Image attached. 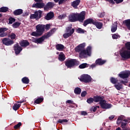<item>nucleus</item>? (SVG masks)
Segmentation results:
<instances>
[{
  "label": "nucleus",
  "instance_id": "nucleus-1",
  "mask_svg": "<svg viewBox=\"0 0 130 130\" xmlns=\"http://www.w3.org/2000/svg\"><path fill=\"white\" fill-rule=\"evenodd\" d=\"M85 19L86 12L85 11H82L80 13H71L68 16V20L69 22H71L72 23H74L75 22L84 23V21Z\"/></svg>",
  "mask_w": 130,
  "mask_h": 130
},
{
  "label": "nucleus",
  "instance_id": "nucleus-2",
  "mask_svg": "<svg viewBox=\"0 0 130 130\" xmlns=\"http://www.w3.org/2000/svg\"><path fill=\"white\" fill-rule=\"evenodd\" d=\"M36 31H33L30 35L35 37H39V36H41L44 33V31H45V25L38 24L36 26Z\"/></svg>",
  "mask_w": 130,
  "mask_h": 130
},
{
  "label": "nucleus",
  "instance_id": "nucleus-3",
  "mask_svg": "<svg viewBox=\"0 0 130 130\" xmlns=\"http://www.w3.org/2000/svg\"><path fill=\"white\" fill-rule=\"evenodd\" d=\"M55 28L52 29L51 30L48 31L47 33H45L44 35L42 36L40 38L37 39V44H41L45 39H48L49 37L52 36V35L54 33Z\"/></svg>",
  "mask_w": 130,
  "mask_h": 130
},
{
  "label": "nucleus",
  "instance_id": "nucleus-4",
  "mask_svg": "<svg viewBox=\"0 0 130 130\" xmlns=\"http://www.w3.org/2000/svg\"><path fill=\"white\" fill-rule=\"evenodd\" d=\"M80 64V62L76 59H70L65 61V66L68 69H72L75 66H78Z\"/></svg>",
  "mask_w": 130,
  "mask_h": 130
},
{
  "label": "nucleus",
  "instance_id": "nucleus-5",
  "mask_svg": "<svg viewBox=\"0 0 130 130\" xmlns=\"http://www.w3.org/2000/svg\"><path fill=\"white\" fill-rule=\"evenodd\" d=\"M92 50V47L91 46H88L86 50H81L79 53V57L81 58L87 57L86 55L91 56V51Z\"/></svg>",
  "mask_w": 130,
  "mask_h": 130
},
{
  "label": "nucleus",
  "instance_id": "nucleus-6",
  "mask_svg": "<svg viewBox=\"0 0 130 130\" xmlns=\"http://www.w3.org/2000/svg\"><path fill=\"white\" fill-rule=\"evenodd\" d=\"M72 26H68L66 28V33L63 35V37L64 39L71 37L73 33H75V28H72Z\"/></svg>",
  "mask_w": 130,
  "mask_h": 130
},
{
  "label": "nucleus",
  "instance_id": "nucleus-7",
  "mask_svg": "<svg viewBox=\"0 0 130 130\" xmlns=\"http://www.w3.org/2000/svg\"><path fill=\"white\" fill-rule=\"evenodd\" d=\"M80 82H83V83H90L92 81V77L87 74H83L80 76L79 79Z\"/></svg>",
  "mask_w": 130,
  "mask_h": 130
},
{
  "label": "nucleus",
  "instance_id": "nucleus-8",
  "mask_svg": "<svg viewBox=\"0 0 130 130\" xmlns=\"http://www.w3.org/2000/svg\"><path fill=\"white\" fill-rule=\"evenodd\" d=\"M42 18V11L38 10L34 12V14H31L30 16V19H36V20H39Z\"/></svg>",
  "mask_w": 130,
  "mask_h": 130
},
{
  "label": "nucleus",
  "instance_id": "nucleus-9",
  "mask_svg": "<svg viewBox=\"0 0 130 130\" xmlns=\"http://www.w3.org/2000/svg\"><path fill=\"white\" fill-rule=\"evenodd\" d=\"M100 106L102 109H109L112 107L111 104L106 103V101L104 100L103 102H101Z\"/></svg>",
  "mask_w": 130,
  "mask_h": 130
},
{
  "label": "nucleus",
  "instance_id": "nucleus-10",
  "mask_svg": "<svg viewBox=\"0 0 130 130\" xmlns=\"http://www.w3.org/2000/svg\"><path fill=\"white\" fill-rule=\"evenodd\" d=\"M2 43L6 46H10L14 44V42L13 40H10L9 38H5L2 40Z\"/></svg>",
  "mask_w": 130,
  "mask_h": 130
},
{
  "label": "nucleus",
  "instance_id": "nucleus-11",
  "mask_svg": "<svg viewBox=\"0 0 130 130\" xmlns=\"http://www.w3.org/2000/svg\"><path fill=\"white\" fill-rule=\"evenodd\" d=\"M120 55H121L122 58H123L124 60L129 59V58H130V51L125 50L120 53Z\"/></svg>",
  "mask_w": 130,
  "mask_h": 130
},
{
  "label": "nucleus",
  "instance_id": "nucleus-12",
  "mask_svg": "<svg viewBox=\"0 0 130 130\" xmlns=\"http://www.w3.org/2000/svg\"><path fill=\"white\" fill-rule=\"evenodd\" d=\"M13 48L16 55L20 54L21 51L23 50V48H22L21 46H20V45H19V43H16V44L13 46Z\"/></svg>",
  "mask_w": 130,
  "mask_h": 130
},
{
  "label": "nucleus",
  "instance_id": "nucleus-13",
  "mask_svg": "<svg viewBox=\"0 0 130 130\" xmlns=\"http://www.w3.org/2000/svg\"><path fill=\"white\" fill-rule=\"evenodd\" d=\"M94 102L98 103L99 102L100 105L101 104V102H103L104 100V96L100 95H96L93 96Z\"/></svg>",
  "mask_w": 130,
  "mask_h": 130
},
{
  "label": "nucleus",
  "instance_id": "nucleus-14",
  "mask_svg": "<svg viewBox=\"0 0 130 130\" xmlns=\"http://www.w3.org/2000/svg\"><path fill=\"white\" fill-rule=\"evenodd\" d=\"M9 28L6 27H0V37H6L8 34L6 32V31H8Z\"/></svg>",
  "mask_w": 130,
  "mask_h": 130
},
{
  "label": "nucleus",
  "instance_id": "nucleus-15",
  "mask_svg": "<svg viewBox=\"0 0 130 130\" xmlns=\"http://www.w3.org/2000/svg\"><path fill=\"white\" fill-rule=\"evenodd\" d=\"M44 7H45V4L44 3H37L32 6V8H36V9H43Z\"/></svg>",
  "mask_w": 130,
  "mask_h": 130
},
{
  "label": "nucleus",
  "instance_id": "nucleus-16",
  "mask_svg": "<svg viewBox=\"0 0 130 130\" xmlns=\"http://www.w3.org/2000/svg\"><path fill=\"white\" fill-rule=\"evenodd\" d=\"M19 45L21 47H27L30 45V43L27 40H23L19 42Z\"/></svg>",
  "mask_w": 130,
  "mask_h": 130
},
{
  "label": "nucleus",
  "instance_id": "nucleus-17",
  "mask_svg": "<svg viewBox=\"0 0 130 130\" xmlns=\"http://www.w3.org/2000/svg\"><path fill=\"white\" fill-rule=\"evenodd\" d=\"M94 20L92 18H88L86 20H84L83 22V26L84 27H86L87 25H89V24H94Z\"/></svg>",
  "mask_w": 130,
  "mask_h": 130
},
{
  "label": "nucleus",
  "instance_id": "nucleus-18",
  "mask_svg": "<svg viewBox=\"0 0 130 130\" xmlns=\"http://www.w3.org/2000/svg\"><path fill=\"white\" fill-rule=\"evenodd\" d=\"M54 7V3L53 2H48L46 6L44 7L45 11H47L49 9H52Z\"/></svg>",
  "mask_w": 130,
  "mask_h": 130
},
{
  "label": "nucleus",
  "instance_id": "nucleus-19",
  "mask_svg": "<svg viewBox=\"0 0 130 130\" xmlns=\"http://www.w3.org/2000/svg\"><path fill=\"white\" fill-rule=\"evenodd\" d=\"M54 17V13L52 12H50L47 14L46 16H45V19L47 21H49V20H51Z\"/></svg>",
  "mask_w": 130,
  "mask_h": 130
},
{
  "label": "nucleus",
  "instance_id": "nucleus-20",
  "mask_svg": "<svg viewBox=\"0 0 130 130\" xmlns=\"http://www.w3.org/2000/svg\"><path fill=\"white\" fill-rule=\"evenodd\" d=\"M95 62L96 66H103L106 62V60H102V58H99L95 60Z\"/></svg>",
  "mask_w": 130,
  "mask_h": 130
},
{
  "label": "nucleus",
  "instance_id": "nucleus-21",
  "mask_svg": "<svg viewBox=\"0 0 130 130\" xmlns=\"http://www.w3.org/2000/svg\"><path fill=\"white\" fill-rule=\"evenodd\" d=\"M93 25L96 26L98 29H102V27H103V24L102 23L96 21V20H94Z\"/></svg>",
  "mask_w": 130,
  "mask_h": 130
},
{
  "label": "nucleus",
  "instance_id": "nucleus-22",
  "mask_svg": "<svg viewBox=\"0 0 130 130\" xmlns=\"http://www.w3.org/2000/svg\"><path fill=\"white\" fill-rule=\"evenodd\" d=\"M130 73L129 72H125L124 73L119 74V76L121 79H127L129 77Z\"/></svg>",
  "mask_w": 130,
  "mask_h": 130
},
{
  "label": "nucleus",
  "instance_id": "nucleus-23",
  "mask_svg": "<svg viewBox=\"0 0 130 130\" xmlns=\"http://www.w3.org/2000/svg\"><path fill=\"white\" fill-rule=\"evenodd\" d=\"M80 3H81V0H76L72 2V6L73 7L74 9H77L78 6L80 5Z\"/></svg>",
  "mask_w": 130,
  "mask_h": 130
},
{
  "label": "nucleus",
  "instance_id": "nucleus-24",
  "mask_svg": "<svg viewBox=\"0 0 130 130\" xmlns=\"http://www.w3.org/2000/svg\"><path fill=\"white\" fill-rule=\"evenodd\" d=\"M56 49L59 51H62L64 49V46L61 44H58L55 46Z\"/></svg>",
  "mask_w": 130,
  "mask_h": 130
},
{
  "label": "nucleus",
  "instance_id": "nucleus-25",
  "mask_svg": "<svg viewBox=\"0 0 130 130\" xmlns=\"http://www.w3.org/2000/svg\"><path fill=\"white\" fill-rule=\"evenodd\" d=\"M85 46H86V44L85 43L80 44L76 48L77 49V51H78L79 52L81 51V50H84V48H85Z\"/></svg>",
  "mask_w": 130,
  "mask_h": 130
},
{
  "label": "nucleus",
  "instance_id": "nucleus-26",
  "mask_svg": "<svg viewBox=\"0 0 130 130\" xmlns=\"http://www.w3.org/2000/svg\"><path fill=\"white\" fill-rule=\"evenodd\" d=\"M22 13L23 10L21 9L15 10L13 12L14 16H20V15H22Z\"/></svg>",
  "mask_w": 130,
  "mask_h": 130
},
{
  "label": "nucleus",
  "instance_id": "nucleus-27",
  "mask_svg": "<svg viewBox=\"0 0 130 130\" xmlns=\"http://www.w3.org/2000/svg\"><path fill=\"white\" fill-rule=\"evenodd\" d=\"M123 24L127 27L128 30H130V19L125 20L123 21Z\"/></svg>",
  "mask_w": 130,
  "mask_h": 130
},
{
  "label": "nucleus",
  "instance_id": "nucleus-28",
  "mask_svg": "<svg viewBox=\"0 0 130 130\" xmlns=\"http://www.w3.org/2000/svg\"><path fill=\"white\" fill-rule=\"evenodd\" d=\"M58 58L60 61H63L66 59V55L63 52H61Z\"/></svg>",
  "mask_w": 130,
  "mask_h": 130
},
{
  "label": "nucleus",
  "instance_id": "nucleus-29",
  "mask_svg": "<svg viewBox=\"0 0 130 130\" xmlns=\"http://www.w3.org/2000/svg\"><path fill=\"white\" fill-rule=\"evenodd\" d=\"M116 30H117V23L116 22L112 25L111 32H112V33H114Z\"/></svg>",
  "mask_w": 130,
  "mask_h": 130
},
{
  "label": "nucleus",
  "instance_id": "nucleus-30",
  "mask_svg": "<svg viewBox=\"0 0 130 130\" xmlns=\"http://www.w3.org/2000/svg\"><path fill=\"white\" fill-rule=\"evenodd\" d=\"M21 82L23 84H29V82H30V80H29V78L27 77H24L22 78Z\"/></svg>",
  "mask_w": 130,
  "mask_h": 130
},
{
  "label": "nucleus",
  "instance_id": "nucleus-31",
  "mask_svg": "<svg viewBox=\"0 0 130 130\" xmlns=\"http://www.w3.org/2000/svg\"><path fill=\"white\" fill-rule=\"evenodd\" d=\"M82 92V89L80 87H76L74 89V93L77 95H80Z\"/></svg>",
  "mask_w": 130,
  "mask_h": 130
},
{
  "label": "nucleus",
  "instance_id": "nucleus-32",
  "mask_svg": "<svg viewBox=\"0 0 130 130\" xmlns=\"http://www.w3.org/2000/svg\"><path fill=\"white\" fill-rule=\"evenodd\" d=\"M89 67V64L87 63H83L79 66V68L81 69H86V68Z\"/></svg>",
  "mask_w": 130,
  "mask_h": 130
},
{
  "label": "nucleus",
  "instance_id": "nucleus-33",
  "mask_svg": "<svg viewBox=\"0 0 130 130\" xmlns=\"http://www.w3.org/2000/svg\"><path fill=\"white\" fill-rule=\"evenodd\" d=\"M43 100H44L43 98H39L35 101V103L36 104H40V103L43 102Z\"/></svg>",
  "mask_w": 130,
  "mask_h": 130
},
{
  "label": "nucleus",
  "instance_id": "nucleus-34",
  "mask_svg": "<svg viewBox=\"0 0 130 130\" xmlns=\"http://www.w3.org/2000/svg\"><path fill=\"white\" fill-rule=\"evenodd\" d=\"M9 11V8L3 7L0 8V13H7Z\"/></svg>",
  "mask_w": 130,
  "mask_h": 130
},
{
  "label": "nucleus",
  "instance_id": "nucleus-35",
  "mask_svg": "<svg viewBox=\"0 0 130 130\" xmlns=\"http://www.w3.org/2000/svg\"><path fill=\"white\" fill-rule=\"evenodd\" d=\"M21 107V104H15L14 106H13V110H15V111H17L18 109H19Z\"/></svg>",
  "mask_w": 130,
  "mask_h": 130
},
{
  "label": "nucleus",
  "instance_id": "nucleus-36",
  "mask_svg": "<svg viewBox=\"0 0 130 130\" xmlns=\"http://www.w3.org/2000/svg\"><path fill=\"white\" fill-rule=\"evenodd\" d=\"M21 25V22H14L13 24H12V27L13 28H14V29H17V28L20 27V25Z\"/></svg>",
  "mask_w": 130,
  "mask_h": 130
},
{
  "label": "nucleus",
  "instance_id": "nucleus-37",
  "mask_svg": "<svg viewBox=\"0 0 130 130\" xmlns=\"http://www.w3.org/2000/svg\"><path fill=\"white\" fill-rule=\"evenodd\" d=\"M110 82L112 83V84H117V82H118V80H117V78H115L114 77H111L110 78Z\"/></svg>",
  "mask_w": 130,
  "mask_h": 130
},
{
  "label": "nucleus",
  "instance_id": "nucleus-38",
  "mask_svg": "<svg viewBox=\"0 0 130 130\" xmlns=\"http://www.w3.org/2000/svg\"><path fill=\"white\" fill-rule=\"evenodd\" d=\"M115 87L116 89H117V90H118V91L122 89V85L119 83H118L117 84L115 85Z\"/></svg>",
  "mask_w": 130,
  "mask_h": 130
},
{
  "label": "nucleus",
  "instance_id": "nucleus-39",
  "mask_svg": "<svg viewBox=\"0 0 130 130\" xmlns=\"http://www.w3.org/2000/svg\"><path fill=\"white\" fill-rule=\"evenodd\" d=\"M8 20H9L8 24H13V23H14V22H16V19L12 17H9Z\"/></svg>",
  "mask_w": 130,
  "mask_h": 130
},
{
  "label": "nucleus",
  "instance_id": "nucleus-40",
  "mask_svg": "<svg viewBox=\"0 0 130 130\" xmlns=\"http://www.w3.org/2000/svg\"><path fill=\"white\" fill-rule=\"evenodd\" d=\"M125 47L126 48V50H128V51H130V42H128L125 44Z\"/></svg>",
  "mask_w": 130,
  "mask_h": 130
},
{
  "label": "nucleus",
  "instance_id": "nucleus-41",
  "mask_svg": "<svg viewBox=\"0 0 130 130\" xmlns=\"http://www.w3.org/2000/svg\"><path fill=\"white\" fill-rule=\"evenodd\" d=\"M86 102L88 103V104H91L94 102V98H89L87 99Z\"/></svg>",
  "mask_w": 130,
  "mask_h": 130
},
{
  "label": "nucleus",
  "instance_id": "nucleus-42",
  "mask_svg": "<svg viewBox=\"0 0 130 130\" xmlns=\"http://www.w3.org/2000/svg\"><path fill=\"white\" fill-rule=\"evenodd\" d=\"M76 32L80 34H84V33H85V31L84 30V29H82L81 28H78L76 30Z\"/></svg>",
  "mask_w": 130,
  "mask_h": 130
},
{
  "label": "nucleus",
  "instance_id": "nucleus-43",
  "mask_svg": "<svg viewBox=\"0 0 130 130\" xmlns=\"http://www.w3.org/2000/svg\"><path fill=\"white\" fill-rule=\"evenodd\" d=\"M113 39H118V38H120V36L117 34H114L112 35Z\"/></svg>",
  "mask_w": 130,
  "mask_h": 130
},
{
  "label": "nucleus",
  "instance_id": "nucleus-44",
  "mask_svg": "<svg viewBox=\"0 0 130 130\" xmlns=\"http://www.w3.org/2000/svg\"><path fill=\"white\" fill-rule=\"evenodd\" d=\"M21 125H22V123H21V122H19L16 125L14 126V128L15 129H18V128H19L20 126H21Z\"/></svg>",
  "mask_w": 130,
  "mask_h": 130
},
{
  "label": "nucleus",
  "instance_id": "nucleus-45",
  "mask_svg": "<svg viewBox=\"0 0 130 130\" xmlns=\"http://www.w3.org/2000/svg\"><path fill=\"white\" fill-rule=\"evenodd\" d=\"M16 34H15V33H11L10 35V38L11 39V40H15V39H16Z\"/></svg>",
  "mask_w": 130,
  "mask_h": 130
},
{
  "label": "nucleus",
  "instance_id": "nucleus-46",
  "mask_svg": "<svg viewBox=\"0 0 130 130\" xmlns=\"http://www.w3.org/2000/svg\"><path fill=\"white\" fill-rule=\"evenodd\" d=\"M58 123H63V122H68V120L67 119H59L57 121Z\"/></svg>",
  "mask_w": 130,
  "mask_h": 130
},
{
  "label": "nucleus",
  "instance_id": "nucleus-47",
  "mask_svg": "<svg viewBox=\"0 0 130 130\" xmlns=\"http://www.w3.org/2000/svg\"><path fill=\"white\" fill-rule=\"evenodd\" d=\"M66 17H67V14H62V15H59L58 16V18L60 19L61 20L62 19H64L66 18Z\"/></svg>",
  "mask_w": 130,
  "mask_h": 130
},
{
  "label": "nucleus",
  "instance_id": "nucleus-48",
  "mask_svg": "<svg viewBox=\"0 0 130 130\" xmlns=\"http://www.w3.org/2000/svg\"><path fill=\"white\" fill-rule=\"evenodd\" d=\"M126 124H127V123H124V122H122L121 124V127L122 128H126Z\"/></svg>",
  "mask_w": 130,
  "mask_h": 130
},
{
  "label": "nucleus",
  "instance_id": "nucleus-49",
  "mask_svg": "<svg viewBox=\"0 0 130 130\" xmlns=\"http://www.w3.org/2000/svg\"><path fill=\"white\" fill-rule=\"evenodd\" d=\"M127 80H126L125 81L121 80L120 81V84H123V85H124L125 86H126V84H127Z\"/></svg>",
  "mask_w": 130,
  "mask_h": 130
},
{
  "label": "nucleus",
  "instance_id": "nucleus-50",
  "mask_svg": "<svg viewBox=\"0 0 130 130\" xmlns=\"http://www.w3.org/2000/svg\"><path fill=\"white\" fill-rule=\"evenodd\" d=\"M86 95H87V91H83L81 92V97H86Z\"/></svg>",
  "mask_w": 130,
  "mask_h": 130
},
{
  "label": "nucleus",
  "instance_id": "nucleus-51",
  "mask_svg": "<svg viewBox=\"0 0 130 130\" xmlns=\"http://www.w3.org/2000/svg\"><path fill=\"white\" fill-rule=\"evenodd\" d=\"M45 29L47 30H49V29H50V25L49 24H47L45 25Z\"/></svg>",
  "mask_w": 130,
  "mask_h": 130
},
{
  "label": "nucleus",
  "instance_id": "nucleus-52",
  "mask_svg": "<svg viewBox=\"0 0 130 130\" xmlns=\"http://www.w3.org/2000/svg\"><path fill=\"white\" fill-rule=\"evenodd\" d=\"M96 66H97V64H96V63H93L91 65L89 66V69H94V68L96 67Z\"/></svg>",
  "mask_w": 130,
  "mask_h": 130
},
{
  "label": "nucleus",
  "instance_id": "nucleus-53",
  "mask_svg": "<svg viewBox=\"0 0 130 130\" xmlns=\"http://www.w3.org/2000/svg\"><path fill=\"white\" fill-rule=\"evenodd\" d=\"M31 42L37 44V38H32Z\"/></svg>",
  "mask_w": 130,
  "mask_h": 130
},
{
  "label": "nucleus",
  "instance_id": "nucleus-54",
  "mask_svg": "<svg viewBox=\"0 0 130 130\" xmlns=\"http://www.w3.org/2000/svg\"><path fill=\"white\" fill-rule=\"evenodd\" d=\"M116 4H120V3H122L123 0H114Z\"/></svg>",
  "mask_w": 130,
  "mask_h": 130
},
{
  "label": "nucleus",
  "instance_id": "nucleus-55",
  "mask_svg": "<svg viewBox=\"0 0 130 130\" xmlns=\"http://www.w3.org/2000/svg\"><path fill=\"white\" fill-rule=\"evenodd\" d=\"M105 16V12H103L100 14L99 17H100V18H103V17H104Z\"/></svg>",
  "mask_w": 130,
  "mask_h": 130
},
{
  "label": "nucleus",
  "instance_id": "nucleus-56",
  "mask_svg": "<svg viewBox=\"0 0 130 130\" xmlns=\"http://www.w3.org/2000/svg\"><path fill=\"white\" fill-rule=\"evenodd\" d=\"M117 120L120 121L123 120V117L122 116L119 117L117 119Z\"/></svg>",
  "mask_w": 130,
  "mask_h": 130
},
{
  "label": "nucleus",
  "instance_id": "nucleus-57",
  "mask_svg": "<svg viewBox=\"0 0 130 130\" xmlns=\"http://www.w3.org/2000/svg\"><path fill=\"white\" fill-rule=\"evenodd\" d=\"M66 103H68V104H73V103H74V102L72 100H68L67 101Z\"/></svg>",
  "mask_w": 130,
  "mask_h": 130
},
{
  "label": "nucleus",
  "instance_id": "nucleus-58",
  "mask_svg": "<svg viewBox=\"0 0 130 130\" xmlns=\"http://www.w3.org/2000/svg\"><path fill=\"white\" fill-rule=\"evenodd\" d=\"M81 115H87V114H88V113H87V112L83 111L81 112Z\"/></svg>",
  "mask_w": 130,
  "mask_h": 130
},
{
  "label": "nucleus",
  "instance_id": "nucleus-59",
  "mask_svg": "<svg viewBox=\"0 0 130 130\" xmlns=\"http://www.w3.org/2000/svg\"><path fill=\"white\" fill-rule=\"evenodd\" d=\"M29 15V12H25V13H23L22 16L23 17H25L26 16H28Z\"/></svg>",
  "mask_w": 130,
  "mask_h": 130
},
{
  "label": "nucleus",
  "instance_id": "nucleus-60",
  "mask_svg": "<svg viewBox=\"0 0 130 130\" xmlns=\"http://www.w3.org/2000/svg\"><path fill=\"white\" fill-rule=\"evenodd\" d=\"M115 116L114 115H111V116L109 117V119L110 120H112V119H113V118H114Z\"/></svg>",
  "mask_w": 130,
  "mask_h": 130
},
{
  "label": "nucleus",
  "instance_id": "nucleus-61",
  "mask_svg": "<svg viewBox=\"0 0 130 130\" xmlns=\"http://www.w3.org/2000/svg\"><path fill=\"white\" fill-rule=\"evenodd\" d=\"M63 2H64V0H59L58 2L59 5H62Z\"/></svg>",
  "mask_w": 130,
  "mask_h": 130
},
{
  "label": "nucleus",
  "instance_id": "nucleus-62",
  "mask_svg": "<svg viewBox=\"0 0 130 130\" xmlns=\"http://www.w3.org/2000/svg\"><path fill=\"white\" fill-rule=\"evenodd\" d=\"M107 2H109L110 4H114V1L113 0H106Z\"/></svg>",
  "mask_w": 130,
  "mask_h": 130
},
{
  "label": "nucleus",
  "instance_id": "nucleus-63",
  "mask_svg": "<svg viewBox=\"0 0 130 130\" xmlns=\"http://www.w3.org/2000/svg\"><path fill=\"white\" fill-rule=\"evenodd\" d=\"M25 102H26V100H23L22 101H20L17 102V103H24Z\"/></svg>",
  "mask_w": 130,
  "mask_h": 130
},
{
  "label": "nucleus",
  "instance_id": "nucleus-64",
  "mask_svg": "<svg viewBox=\"0 0 130 130\" xmlns=\"http://www.w3.org/2000/svg\"><path fill=\"white\" fill-rule=\"evenodd\" d=\"M96 110H97V107H93V108L92 109V111H93V112H95Z\"/></svg>",
  "mask_w": 130,
  "mask_h": 130
}]
</instances>
